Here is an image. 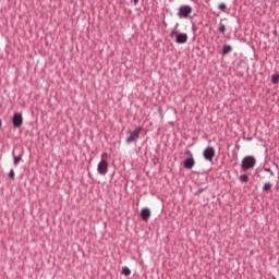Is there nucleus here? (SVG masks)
<instances>
[{"instance_id": "393cba45", "label": "nucleus", "mask_w": 279, "mask_h": 279, "mask_svg": "<svg viewBox=\"0 0 279 279\" xmlns=\"http://www.w3.org/2000/svg\"><path fill=\"white\" fill-rule=\"evenodd\" d=\"M271 279H277L276 276H271Z\"/></svg>"}, {"instance_id": "7ed1b4c3", "label": "nucleus", "mask_w": 279, "mask_h": 279, "mask_svg": "<svg viewBox=\"0 0 279 279\" xmlns=\"http://www.w3.org/2000/svg\"><path fill=\"white\" fill-rule=\"evenodd\" d=\"M184 156H187L183 161L184 169H193L195 167V158H193V153L191 150H185Z\"/></svg>"}, {"instance_id": "f257e3e1", "label": "nucleus", "mask_w": 279, "mask_h": 279, "mask_svg": "<svg viewBox=\"0 0 279 279\" xmlns=\"http://www.w3.org/2000/svg\"><path fill=\"white\" fill-rule=\"evenodd\" d=\"M255 166H256V158H254V156H246L242 159L241 169H243V171L254 169Z\"/></svg>"}, {"instance_id": "20e7f679", "label": "nucleus", "mask_w": 279, "mask_h": 279, "mask_svg": "<svg viewBox=\"0 0 279 279\" xmlns=\"http://www.w3.org/2000/svg\"><path fill=\"white\" fill-rule=\"evenodd\" d=\"M106 156H108V153H104L101 155L102 159L98 163V167H97V171H98V173H100V175H106V173H108V161L104 159V158H106Z\"/></svg>"}, {"instance_id": "39448f33", "label": "nucleus", "mask_w": 279, "mask_h": 279, "mask_svg": "<svg viewBox=\"0 0 279 279\" xmlns=\"http://www.w3.org/2000/svg\"><path fill=\"white\" fill-rule=\"evenodd\" d=\"M175 35H177L175 43L178 45H184V43L189 40V35H186V33H178L177 29L171 31L170 36L173 37Z\"/></svg>"}, {"instance_id": "6e6552de", "label": "nucleus", "mask_w": 279, "mask_h": 279, "mask_svg": "<svg viewBox=\"0 0 279 279\" xmlns=\"http://www.w3.org/2000/svg\"><path fill=\"white\" fill-rule=\"evenodd\" d=\"M13 128L23 125V113L15 112L12 118Z\"/></svg>"}, {"instance_id": "aec40b11", "label": "nucleus", "mask_w": 279, "mask_h": 279, "mask_svg": "<svg viewBox=\"0 0 279 279\" xmlns=\"http://www.w3.org/2000/svg\"><path fill=\"white\" fill-rule=\"evenodd\" d=\"M8 175L10 180H14V175H15L14 170H10Z\"/></svg>"}, {"instance_id": "9d476101", "label": "nucleus", "mask_w": 279, "mask_h": 279, "mask_svg": "<svg viewBox=\"0 0 279 279\" xmlns=\"http://www.w3.org/2000/svg\"><path fill=\"white\" fill-rule=\"evenodd\" d=\"M12 156H13V165L16 167V165H19V162H21V160H23V154L16 156V155H14V151H13Z\"/></svg>"}, {"instance_id": "b1692460", "label": "nucleus", "mask_w": 279, "mask_h": 279, "mask_svg": "<svg viewBox=\"0 0 279 279\" xmlns=\"http://www.w3.org/2000/svg\"><path fill=\"white\" fill-rule=\"evenodd\" d=\"M3 125V123H2V121H1V119H0V128Z\"/></svg>"}, {"instance_id": "dca6fc26", "label": "nucleus", "mask_w": 279, "mask_h": 279, "mask_svg": "<svg viewBox=\"0 0 279 279\" xmlns=\"http://www.w3.org/2000/svg\"><path fill=\"white\" fill-rule=\"evenodd\" d=\"M122 274H123V276H130V274H132V270H130L128 267H123Z\"/></svg>"}, {"instance_id": "f3484780", "label": "nucleus", "mask_w": 279, "mask_h": 279, "mask_svg": "<svg viewBox=\"0 0 279 279\" xmlns=\"http://www.w3.org/2000/svg\"><path fill=\"white\" fill-rule=\"evenodd\" d=\"M218 8L221 12H226V10H228V5H226V3H220Z\"/></svg>"}, {"instance_id": "2eb2a0df", "label": "nucleus", "mask_w": 279, "mask_h": 279, "mask_svg": "<svg viewBox=\"0 0 279 279\" xmlns=\"http://www.w3.org/2000/svg\"><path fill=\"white\" fill-rule=\"evenodd\" d=\"M218 32L220 34H226V25H223L222 23L219 24V27H218Z\"/></svg>"}, {"instance_id": "423d86ee", "label": "nucleus", "mask_w": 279, "mask_h": 279, "mask_svg": "<svg viewBox=\"0 0 279 279\" xmlns=\"http://www.w3.org/2000/svg\"><path fill=\"white\" fill-rule=\"evenodd\" d=\"M143 132V126H138L136 128L131 135L126 138V143L128 145H130L131 143H136V141H138V138H141V133Z\"/></svg>"}, {"instance_id": "4be33fe9", "label": "nucleus", "mask_w": 279, "mask_h": 279, "mask_svg": "<svg viewBox=\"0 0 279 279\" xmlns=\"http://www.w3.org/2000/svg\"><path fill=\"white\" fill-rule=\"evenodd\" d=\"M134 1V5H138V0H133Z\"/></svg>"}, {"instance_id": "a211bd4d", "label": "nucleus", "mask_w": 279, "mask_h": 279, "mask_svg": "<svg viewBox=\"0 0 279 279\" xmlns=\"http://www.w3.org/2000/svg\"><path fill=\"white\" fill-rule=\"evenodd\" d=\"M263 170H264L266 173H269V175H271V178H274L275 173L271 171V168H263Z\"/></svg>"}, {"instance_id": "9b49d317", "label": "nucleus", "mask_w": 279, "mask_h": 279, "mask_svg": "<svg viewBox=\"0 0 279 279\" xmlns=\"http://www.w3.org/2000/svg\"><path fill=\"white\" fill-rule=\"evenodd\" d=\"M232 51V46L225 44L222 47V56H228Z\"/></svg>"}, {"instance_id": "5701e85b", "label": "nucleus", "mask_w": 279, "mask_h": 279, "mask_svg": "<svg viewBox=\"0 0 279 279\" xmlns=\"http://www.w3.org/2000/svg\"><path fill=\"white\" fill-rule=\"evenodd\" d=\"M244 141H252V137H244Z\"/></svg>"}, {"instance_id": "4468645a", "label": "nucleus", "mask_w": 279, "mask_h": 279, "mask_svg": "<svg viewBox=\"0 0 279 279\" xmlns=\"http://www.w3.org/2000/svg\"><path fill=\"white\" fill-rule=\"evenodd\" d=\"M240 182H250V177L247 174L240 175Z\"/></svg>"}, {"instance_id": "412c9836", "label": "nucleus", "mask_w": 279, "mask_h": 279, "mask_svg": "<svg viewBox=\"0 0 279 279\" xmlns=\"http://www.w3.org/2000/svg\"><path fill=\"white\" fill-rule=\"evenodd\" d=\"M204 192V189H199L197 192H196V195H199V193H203Z\"/></svg>"}, {"instance_id": "0eeeda50", "label": "nucleus", "mask_w": 279, "mask_h": 279, "mask_svg": "<svg viewBox=\"0 0 279 279\" xmlns=\"http://www.w3.org/2000/svg\"><path fill=\"white\" fill-rule=\"evenodd\" d=\"M203 157L205 158V160H208V162H213L215 158V148L214 147L205 148V150L203 151Z\"/></svg>"}, {"instance_id": "f8f14e48", "label": "nucleus", "mask_w": 279, "mask_h": 279, "mask_svg": "<svg viewBox=\"0 0 279 279\" xmlns=\"http://www.w3.org/2000/svg\"><path fill=\"white\" fill-rule=\"evenodd\" d=\"M274 184L271 182L264 183L263 191L264 193H269L272 189Z\"/></svg>"}, {"instance_id": "ddd939ff", "label": "nucleus", "mask_w": 279, "mask_h": 279, "mask_svg": "<svg viewBox=\"0 0 279 279\" xmlns=\"http://www.w3.org/2000/svg\"><path fill=\"white\" fill-rule=\"evenodd\" d=\"M271 83L272 84H279V74H274L271 76Z\"/></svg>"}, {"instance_id": "1a4fd4ad", "label": "nucleus", "mask_w": 279, "mask_h": 279, "mask_svg": "<svg viewBox=\"0 0 279 279\" xmlns=\"http://www.w3.org/2000/svg\"><path fill=\"white\" fill-rule=\"evenodd\" d=\"M149 217H151V210L149 208H143L141 210V218L143 221H149Z\"/></svg>"}, {"instance_id": "6ab92c4d", "label": "nucleus", "mask_w": 279, "mask_h": 279, "mask_svg": "<svg viewBox=\"0 0 279 279\" xmlns=\"http://www.w3.org/2000/svg\"><path fill=\"white\" fill-rule=\"evenodd\" d=\"M157 111L160 114V118L163 119L165 118V113H162V107H158Z\"/></svg>"}, {"instance_id": "f03ea898", "label": "nucleus", "mask_w": 279, "mask_h": 279, "mask_svg": "<svg viewBox=\"0 0 279 279\" xmlns=\"http://www.w3.org/2000/svg\"><path fill=\"white\" fill-rule=\"evenodd\" d=\"M192 13H193V7L189 4H184L179 8L178 17L189 19V16H191Z\"/></svg>"}]
</instances>
